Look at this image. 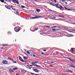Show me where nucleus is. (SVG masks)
Instances as JSON below:
<instances>
[{"label": "nucleus", "mask_w": 75, "mask_h": 75, "mask_svg": "<svg viewBox=\"0 0 75 75\" xmlns=\"http://www.w3.org/2000/svg\"><path fill=\"white\" fill-rule=\"evenodd\" d=\"M22 8H26V7H25L24 6H21Z\"/></svg>", "instance_id": "5701e85b"}, {"label": "nucleus", "mask_w": 75, "mask_h": 75, "mask_svg": "<svg viewBox=\"0 0 75 75\" xmlns=\"http://www.w3.org/2000/svg\"><path fill=\"white\" fill-rule=\"evenodd\" d=\"M53 18H54L55 19V18H56V17H53Z\"/></svg>", "instance_id": "6e6d98bb"}, {"label": "nucleus", "mask_w": 75, "mask_h": 75, "mask_svg": "<svg viewBox=\"0 0 75 75\" xmlns=\"http://www.w3.org/2000/svg\"><path fill=\"white\" fill-rule=\"evenodd\" d=\"M67 59H69V60H70V61H72V62H73V64H75V62H74V61H73V60L72 59H71L69 58V57H67Z\"/></svg>", "instance_id": "423d86ee"}, {"label": "nucleus", "mask_w": 75, "mask_h": 75, "mask_svg": "<svg viewBox=\"0 0 75 75\" xmlns=\"http://www.w3.org/2000/svg\"><path fill=\"white\" fill-rule=\"evenodd\" d=\"M33 57H35V58H36V55H34V54H33Z\"/></svg>", "instance_id": "cd10ccee"}, {"label": "nucleus", "mask_w": 75, "mask_h": 75, "mask_svg": "<svg viewBox=\"0 0 75 75\" xmlns=\"http://www.w3.org/2000/svg\"><path fill=\"white\" fill-rule=\"evenodd\" d=\"M35 17H35V18H39L40 17H42L40 16H35Z\"/></svg>", "instance_id": "f8f14e48"}, {"label": "nucleus", "mask_w": 75, "mask_h": 75, "mask_svg": "<svg viewBox=\"0 0 75 75\" xmlns=\"http://www.w3.org/2000/svg\"><path fill=\"white\" fill-rule=\"evenodd\" d=\"M59 17H60V18H65V17L62 15H59L58 16Z\"/></svg>", "instance_id": "1a4fd4ad"}, {"label": "nucleus", "mask_w": 75, "mask_h": 75, "mask_svg": "<svg viewBox=\"0 0 75 75\" xmlns=\"http://www.w3.org/2000/svg\"><path fill=\"white\" fill-rule=\"evenodd\" d=\"M49 67H51V68H52V65H50Z\"/></svg>", "instance_id": "a18cd8bd"}, {"label": "nucleus", "mask_w": 75, "mask_h": 75, "mask_svg": "<svg viewBox=\"0 0 75 75\" xmlns=\"http://www.w3.org/2000/svg\"><path fill=\"white\" fill-rule=\"evenodd\" d=\"M6 55H4L3 56V57H6Z\"/></svg>", "instance_id": "4d7b16f0"}, {"label": "nucleus", "mask_w": 75, "mask_h": 75, "mask_svg": "<svg viewBox=\"0 0 75 75\" xmlns=\"http://www.w3.org/2000/svg\"><path fill=\"white\" fill-rule=\"evenodd\" d=\"M65 5H67V4H68L67 3V2H65Z\"/></svg>", "instance_id": "c03bdc74"}, {"label": "nucleus", "mask_w": 75, "mask_h": 75, "mask_svg": "<svg viewBox=\"0 0 75 75\" xmlns=\"http://www.w3.org/2000/svg\"><path fill=\"white\" fill-rule=\"evenodd\" d=\"M26 52L28 54H30V52H28V51H27Z\"/></svg>", "instance_id": "393cba45"}, {"label": "nucleus", "mask_w": 75, "mask_h": 75, "mask_svg": "<svg viewBox=\"0 0 75 75\" xmlns=\"http://www.w3.org/2000/svg\"><path fill=\"white\" fill-rule=\"evenodd\" d=\"M16 75H19V74H16Z\"/></svg>", "instance_id": "13d9d810"}, {"label": "nucleus", "mask_w": 75, "mask_h": 75, "mask_svg": "<svg viewBox=\"0 0 75 75\" xmlns=\"http://www.w3.org/2000/svg\"><path fill=\"white\" fill-rule=\"evenodd\" d=\"M11 8H13V7H13V6H11L10 7Z\"/></svg>", "instance_id": "8fccbe9b"}, {"label": "nucleus", "mask_w": 75, "mask_h": 75, "mask_svg": "<svg viewBox=\"0 0 75 75\" xmlns=\"http://www.w3.org/2000/svg\"><path fill=\"white\" fill-rule=\"evenodd\" d=\"M8 45L7 44H4V45L3 46V47H5L6 46H8Z\"/></svg>", "instance_id": "f3484780"}, {"label": "nucleus", "mask_w": 75, "mask_h": 75, "mask_svg": "<svg viewBox=\"0 0 75 75\" xmlns=\"http://www.w3.org/2000/svg\"><path fill=\"white\" fill-rule=\"evenodd\" d=\"M41 54H44V53L43 52H41Z\"/></svg>", "instance_id": "5fc2aeb1"}, {"label": "nucleus", "mask_w": 75, "mask_h": 75, "mask_svg": "<svg viewBox=\"0 0 75 75\" xmlns=\"http://www.w3.org/2000/svg\"><path fill=\"white\" fill-rule=\"evenodd\" d=\"M68 72H73V71H71V70H69Z\"/></svg>", "instance_id": "bb28decb"}, {"label": "nucleus", "mask_w": 75, "mask_h": 75, "mask_svg": "<svg viewBox=\"0 0 75 75\" xmlns=\"http://www.w3.org/2000/svg\"><path fill=\"white\" fill-rule=\"evenodd\" d=\"M17 69V68H14L13 69V70L14 71H15V70H17V69Z\"/></svg>", "instance_id": "aec40b11"}, {"label": "nucleus", "mask_w": 75, "mask_h": 75, "mask_svg": "<svg viewBox=\"0 0 75 75\" xmlns=\"http://www.w3.org/2000/svg\"><path fill=\"white\" fill-rule=\"evenodd\" d=\"M8 56H6V57H5V58H7Z\"/></svg>", "instance_id": "79ce46f5"}, {"label": "nucleus", "mask_w": 75, "mask_h": 75, "mask_svg": "<svg viewBox=\"0 0 75 75\" xmlns=\"http://www.w3.org/2000/svg\"><path fill=\"white\" fill-rule=\"evenodd\" d=\"M50 5H51V6H55V7H56L57 6H56V4H54V1L52 0H51L50 1Z\"/></svg>", "instance_id": "f03ea898"}, {"label": "nucleus", "mask_w": 75, "mask_h": 75, "mask_svg": "<svg viewBox=\"0 0 75 75\" xmlns=\"http://www.w3.org/2000/svg\"><path fill=\"white\" fill-rule=\"evenodd\" d=\"M5 7H6V8H8V9H10V7H8L6 5L5 6Z\"/></svg>", "instance_id": "2eb2a0df"}, {"label": "nucleus", "mask_w": 75, "mask_h": 75, "mask_svg": "<svg viewBox=\"0 0 75 75\" xmlns=\"http://www.w3.org/2000/svg\"><path fill=\"white\" fill-rule=\"evenodd\" d=\"M4 3L5 4H6V2H4Z\"/></svg>", "instance_id": "680f3d73"}, {"label": "nucleus", "mask_w": 75, "mask_h": 75, "mask_svg": "<svg viewBox=\"0 0 75 75\" xmlns=\"http://www.w3.org/2000/svg\"><path fill=\"white\" fill-rule=\"evenodd\" d=\"M38 30V28L36 27V28H35V31H36V30Z\"/></svg>", "instance_id": "4be33fe9"}, {"label": "nucleus", "mask_w": 75, "mask_h": 75, "mask_svg": "<svg viewBox=\"0 0 75 75\" xmlns=\"http://www.w3.org/2000/svg\"><path fill=\"white\" fill-rule=\"evenodd\" d=\"M43 51H45V52L47 51V50H44Z\"/></svg>", "instance_id": "49530a36"}, {"label": "nucleus", "mask_w": 75, "mask_h": 75, "mask_svg": "<svg viewBox=\"0 0 75 75\" xmlns=\"http://www.w3.org/2000/svg\"><path fill=\"white\" fill-rule=\"evenodd\" d=\"M35 75H38V74H35Z\"/></svg>", "instance_id": "0e129e2a"}, {"label": "nucleus", "mask_w": 75, "mask_h": 75, "mask_svg": "<svg viewBox=\"0 0 75 75\" xmlns=\"http://www.w3.org/2000/svg\"><path fill=\"white\" fill-rule=\"evenodd\" d=\"M54 2H55V3H56L57 2V0H54Z\"/></svg>", "instance_id": "09e8293b"}, {"label": "nucleus", "mask_w": 75, "mask_h": 75, "mask_svg": "<svg viewBox=\"0 0 75 75\" xmlns=\"http://www.w3.org/2000/svg\"><path fill=\"white\" fill-rule=\"evenodd\" d=\"M73 31H74V32H75V29H73Z\"/></svg>", "instance_id": "a19ab883"}, {"label": "nucleus", "mask_w": 75, "mask_h": 75, "mask_svg": "<svg viewBox=\"0 0 75 75\" xmlns=\"http://www.w3.org/2000/svg\"><path fill=\"white\" fill-rule=\"evenodd\" d=\"M12 9H13V10H16V9L15 8H12Z\"/></svg>", "instance_id": "c9c22d12"}, {"label": "nucleus", "mask_w": 75, "mask_h": 75, "mask_svg": "<svg viewBox=\"0 0 75 75\" xmlns=\"http://www.w3.org/2000/svg\"><path fill=\"white\" fill-rule=\"evenodd\" d=\"M9 1H11V0H9Z\"/></svg>", "instance_id": "69168bd1"}, {"label": "nucleus", "mask_w": 75, "mask_h": 75, "mask_svg": "<svg viewBox=\"0 0 75 75\" xmlns=\"http://www.w3.org/2000/svg\"><path fill=\"white\" fill-rule=\"evenodd\" d=\"M30 74L33 75H35L34 73H30Z\"/></svg>", "instance_id": "72a5a7b5"}, {"label": "nucleus", "mask_w": 75, "mask_h": 75, "mask_svg": "<svg viewBox=\"0 0 75 75\" xmlns=\"http://www.w3.org/2000/svg\"><path fill=\"white\" fill-rule=\"evenodd\" d=\"M71 67H72L73 68H75V67H74V65L73 64H71Z\"/></svg>", "instance_id": "4468645a"}, {"label": "nucleus", "mask_w": 75, "mask_h": 75, "mask_svg": "<svg viewBox=\"0 0 75 75\" xmlns=\"http://www.w3.org/2000/svg\"><path fill=\"white\" fill-rule=\"evenodd\" d=\"M34 0V1H37V0Z\"/></svg>", "instance_id": "338daca9"}, {"label": "nucleus", "mask_w": 75, "mask_h": 75, "mask_svg": "<svg viewBox=\"0 0 75 75\" xmlns=\"http://www.w3.org/2000/svg\"><path fill=\"white\" fill-rule=\"evenodd\" d=\"M57 27L56 26H54L52 27V28H56Z\"/></svg>", "instance_id": "3c124183"}, {"label": "nucleus", "mask_w": 75, "mask_h": 75, "mask_svg": "<svg viewBox=\"0 0 75 75\" xmlns=\"http://www.w3.org/2000/svg\"><path fill=\"white\" fill-rule=\"evenodd\" d=\"M50 64H54V62H51Z\"/></svg>", "instance_id": "ea45409f"}, {"label": "nucleus", "mask_w": 75, "mask_h": 75, "mask_svg": "<svg viewBox=\"0 0 75 75\" xmlns=\"http://www.w3.org/2000/svg\"><path fill=\"white\" fill-rule=\"evenodd\" d=\"M30 66L31 67H33V65H30Z\"/></svg>", "instance_id": "864d4df0"}, {"label": "nucleus", "mask_w": 75, "mask_h": 75, "mask_svg": "<svg viewBox=\"0 0 75 75\" xmlns=\"http://www.w3.org/2000/svg\"><path fill=\"white\" fill-rule=\"evenodd\" d=\"M62 2H64V1H65L66 0H62Z\"/></svg>", "instance_id": "473e14b6"}, {"label": "nucleus", "mask_w": 75, "mask_h": 75, "mask_svg": "<svg viewBox=\"0 0 75 75\" xmlns=\"http://www.w3.org/2000/svg\"><path fill=\"white\" fill-rule=\"evenodd\" d=\"M8 59H11L10 58V57H8Z\"/></svg>", "instance_id": "de8ad7c7"}, {"label": "nucleus", "mask_w": 75, "mask_h": 75, "mask_svg": "<svg viewBox=\"0 0 75 75\" xmlns=\"http://www.w3.org/2000/svg\"><path fill=\"white\" fill-rule=\"evenodd\" d=\"M31 63H33L35 64V62H31Z\"/></svg>", "instance_id": "e433bc0d"}, {"label": "nucleus", "mask_w": 75, "mask_h": 75, "mask_svg": "<svg viewBox=\"0 0 75 75\" xmlns=\"http://www.w3.org/2000/svg\"><path fill=\"white\" fill-rule=\"evenodd\" d=\"M35 64H39V62L37 61H35Z\"/></svg>", "instance_id": "b1692460"}, {"label": "nucleus", "mask_w": 75, "mask_h": 75, "mask_svg": "<svg viewBox=\"0 0 75 75\" xmlns=\"http://www.w3.org/2000/svg\"><path fill=\"white\" fill-rule=\"evenodd\" d=\"M64 8H65V9H67V10H68V8H67L66 7H64Z\"/></svg>", "instance_id": "37998d69"}, {"label": "nucleus", "mask_w": 75, "mask_h": 75, "mask_svg": "<svg viewBox=\"0 0 75 75\" xmlns=\"http://www.w3.org/2000/svg\"><path fill=\"white\" fill-rule=\"evenodd\" d=\"M2 63L3 64H7V61L5 60H4L2 62Z\"/></svg>", "instance_id": "6e6552de"}, {"label": "nucleus", "mask_w": 75, "mask_h": 75, "mask_svg": "<svg viewBox=\"0 0 75 75\" xmlns=\"http://www.w3.org/2000/svg\"><path fill=\"white\" fill-rule=\"evenodd\" d=\"M67 10H68V11H70L71 10V9H68Z\"/></svg>", "instance_id": "c756f323"}, {"label": "nucleus", "mask_w": 75, "mask_h": 75, "mask_svg": "<svg viewBox=\"0 0 75 75\" xmlns=\"http://www.w3.org/2000/svg\"><path fill=\"white\" fill-rule=\"evenodd\" d=\"M30 18L31 19H34L35 18V17H31Z\"/></svg>", "instance_id": "412c9836"}, {"label": "nucleus", "mask_w": 75, "mask_h": 75, "mask_svg": "<svg viewBox=\"0 0 75 75\" xmlns=\"http://www.w3.org/2000/svg\"><path fill=\"white\" fill-rule=\"evenodd\" d=\"M16 13L18 15H19V14H18V11H16Z\"/></svg>", "instance_id": "7c9ffc66"}, {"label": "nucleus", "mask_w": 75, "mask_h": 75, "mask_svg": "<svg viewBox=\"0 0 75 75\" xmlns=\"http://www.w3.org/2000/svg\"><path fill=\"white\" fill-rule=\"evenodd\" d=\"M14 30L16 32H18L20 30V27L19 26L15 27Z\"/></svg>", "instance_id": "f257e3e1"}, {"label": "nucleus", "mask_w": 75, "mask_h": 75, "mask_svg": "<svg viewBox=\"0 0 75 75\" xmlns=\"http://www.w3.org/2000/svg\"><path fill=\"white\" fill-rule=\"evenodd\" d=\"M16 3L17 4H19V2H18V1H16Z\"/></svg>", "instance_id": "c85d7f7f"}, {"label": "nucleus", "mask_w": 75, "mask_h": 75, "mask_svg": "<svg viewBox=\"0 0 75 75\" xmlns=\"http://www.w3.org/2000/svg\"><path fill=\"white\" fill-rule=\"evenodd\" d=\"M32 65L36 67H41V66L37 65L36 64H34L33 63H31Z\"/></svg>", "instance_id": "20e7f679"}, {"label": "nucleus", "mask_w": 75, "mask_h": 75, "mask_svg": "<svg viewBox=\"0 0 75 75\" xmlns=\"http://www.w3.org/2000/svg\"><path fill=\"white\" fill-rule=\"evenodd\" d=\"M74 50L75 49H74V48H73L71 49V52L72 54L73 53V52H74Z\"/></svg>", "instance_id": "9d476101"}, {"label": "nucleus", "mask_w": 75, "mask_h": 75, "mask_svg": "<svg viewBox=\"0 0 75 75\" xmlns=\"http://www.w3.org/2000/svg\"><path fill=\"white\" fill-rule=\"evenodd\" d=\"M10 60H11L13 62H14V60L12 59H10Z\"/></svg>", "instance_id": "f704fd0d"}, {"label": "nucleus", "mask_w": 75, "mask_h": 75, "mask_svg": "<svg viewBox=\"0 0 75 75\" xmlns=\"http://www.w3.org/2000/svg\"><path fill=\"white\" fill-rule=\"evenodd\" d=\"M23 57V58H24V59H28V57H25H25Z\"/></svg>", "instance_id": "6ab92c4d"}, {"label": "nucleus", "mask_w": 75, "mask_h": 75, "mask_svg": "<svg viewBox=\"0 0 75 75\" xmlns=\"http://www.w3.org/2000/svg\"><path fill=\"white\" fill-rule=\"evenodd\" d=\"M34 71L36 72H38V70L37 69H34Z\"/></svg>", "instance_id": "ddd939ff"}, {"label": "nucleus", "mask_w": 75, "mask_h": 75, "mask_svg": "<svg viewBox=\"0 0 75 75\" xmlns=\"http://www.w3.org/2000/svg\"><path fill=\"white\" fill-rule=\"evenodd\" d=\"M12 1L14 3H16V2L17 1V0H12Z\"/></svg>", "instance_id": "a211bd4d"}, {"label": "nucleus", "mask_w": 75, "mask_h": 75, "mask_svg": "<svg viewBox=\"0 0 75 75\" xmlns=\"http://www.w3.org/2000/svg\"><path fill=\"white\" fill-rule=\"evenodd\" d=\"M36 11L38 12H40V11H41V10L40 9H36Z\"/></svg>", "instance_id": "dca6fc26"}, {"label": "nucleus", "mask_w": 75, "mask_h": 75, "mask_svg": "<svg viewBox=\"0 0 75 75\" xmlns=\"http://www.w3.org/2000/svg\"><path fill=\"white\" fill-rule=\"evenodd\" d=\"M21 72L22 73H26L27 71L24 70H22L21 71Z\"/></svg>", "instance_id": "9b49d317"}, {"label": "nucleus", "mask_w": 75, "mask_h": 75, "mask_svg": "<svg viewBox=\"0 0 75 75\" xmlns=\"http://www.w3.org/2000/svg\"><path fill=\"white\" fill-rule=\"evenodd\" d=\"M48 75H52V74H49Z\"/></svg>", "instance_id": "774afa93"}, {"label": "nucleus", "mask_w": 75, "mask_h": 75, "mask_svg": "<svg viewBox=\"0 0 75 75\" xmlns=\"http://www.w3.org/2000/svg\"><path fill=\"white\" fill-rule=\"evenodd\" d=\"M73 54H75V49L74 50V51L73 53Z\"/></svg>", "instance_id": "2f4dec72"}, {"label": "nucleus", "mask_w": 75, "mask_h": 75, "mask_svg": "<svg viewBox=\"0 0 75 75\" xmlns=\"http://www.w3.org/2000/svg\"><path fill=\"white\" fill-rule=\"evenodd\" d=\"M0 1L2 2V3H4V1L3 0H1Z\"/></svg>", "instance_id": "a878e982"}, {"label": "nucleus", "mask_w": 75, "mask_h": 75, "mask_svg": "<svg viewBox=\"0 0 75 75\" xmlns=\"http://www.w3.org/2000/svg\"><path fill=\"white\" fill-rule=\"evenodd\" d=\"M51 61H49V62H49V63H50L51 64Z\"/></svg>", "instance_id": "603ef678"}, {"label": "nucleus", "mask_w": 75, "mask_h": 75, "mask_svg": "<svg viewBox=\"0 0 75 75\" xmlns=\"http://www.w3.org/2000/svg\"><path fill=\"white\" fill-rule=\"evenodd\" d=\"M9 71L11 73H13L14 72V71L11 69H9Z\"/></svg>", "instance_id": "0eeeda50"}, {"label": "nucleus", "mask_w": 75, "mask_h": 75, "mask_svg": "<svg viewBox=\"0 0 75 75\" xmlns=\"http://www.w3.org/2000/svg\"><path fill=\"white\" fill-rule=\"evenodd\" d=\"M56 30L55 29H52V31H56Z\"/></svg>", "instance_id": "58836bf2"}, {"label": "nucleus", "mask_w": 75, "mask_h": 75, "mask_svg": "<svg viewBox=\"0 0 75 75\" xmlns=\"http://www.w3.org/2000/svg\"><path fill=\"white\" fill-rule=\"evenodd\" d=\"M58 4H59L57 3V4H56V7H57V8H59V9H64V7H63L61 5L59 6L60 7H58Z\"/></svg>", "instance_id": "7ed1b4c3"}, {"label": "nucleus", "mask_w": 75, "mask_h": 75, "mask_svg": "<svg viewBox=\"0 0 75 75\" xmlns=\"http://www.w3.org/2000/svg\"><path fill=\"white\" fill-rule=\"evenodd\" d=\"M46 27H48V28H50V27L49 26H46Z\"/></svg>", "instance_id": "4c0bfd02"}, {"label": "nucleus", "mask_w": 75, "mask_h": 75, "mask_svg": "<svg viewBox=\"0 0 75 75\" xmlns=\"http://www.w3.org/2000/svg\"><path fill=\"white\" fill-rule=\"evenodd\" d=\"M19 59L20 60L21 62H24V60L22 59V58L21 57H19Z\"/></svg>", "instance_id": "39448f33"}, {"label": "nucleus", "mask_w": 75, "mask_h": 75, "mask_svg": "<svg viewBox=\"0 0 75 75\" xmlns=\"http://www.w3.org/2000/svg\"><path fill=\"white\" fill-rule=\"evenodd\" d=\"M35 31V30H34L33 31V32H34V31Z\"/></svg>", "instance_id": "bf43d9fd"}, {"label": "nucleus", "mask_w": 75, "mask_h": 75, "mask_svg": "<svg viewBox=\"0 0 75 75\" xmlns=\"http://www.w3.org/2000/svg\"><path fill=\"white\" fill-rule=\"evenodd\" d=\"M14 63H16V62H14Z\"/></svg>", "instance_id": "e2e57ef3"}, {"label": "nucleus", "mask_w": 75, "mask_h": 75, "mask_svg": "<svg viewBox=\"0 0 75 75\" xmlns=\"http://www.w3.org/2000/svg\"><path fill=\"white\" fill-rule=\"evenodd\" d=\"M1 48L2 49H3L4 48V47H2L1 48Z\"/></svg>", "instance_id": "052dcab7"}]
</instances>
